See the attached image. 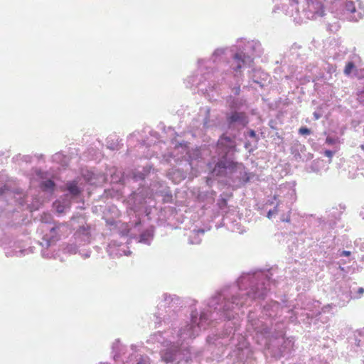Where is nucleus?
Listing matches in <instances>:
<instances>
[{"instance_id":"nucleus-1","label":"nucleus","mask_w":364,"mask_h":364,"mask_svg":"<svg viewBox=\"0 0 364 364\" xmlns=\"http://www.w3.org/2000/svg\"><path fill=\"white\" fill-rule=\"evenodd\" d=\"M272 274L269 270H257L242 274L237 284L223 289L211 296L208 303V326L217 319H227L222 337H232L240 326L235 309L249 301L264 299L269 291Z\"/></svg>"},{"instance_id":"nucleus-2","label":"nucleus","mask_w":364,"mask_h":364,"mask_svg":"<svg viewBox=\"0 0 364 364\" xmlns=\"http://www.w3.org/2000/svg\"><path fill=\"white\" fill-rule=\"evenodd\" d=\"M238 152L235 135L222 134L210 151L207 163L209 174L214 178H230L242 164L237 161Z\"/></svg>"},{"instance_id":"nucleus-3","label":"nucleus","mask_w":364,"mask_h":364,"mask_svg":"<svg viewBox=\"0 0 364 364\" xmlns=\"http://www.w3.org/2000/svg\"><path fill=\"white\" fill-rule=\"evenodd\" d=\"M161 360L166 364H188L191 360L189 348L171 341H165L159 351Z\"/></svg>"},{"instance_id":"nucleus-4","label":"nucleus","mask_w":364,"mask_h":364,"mask_svg":"<svg viewBox=\"0 0 364 364\" xmlns=\"http://www.w3.org/2000/svg\"><path fill=\"white\" fill-rule=\"evenodd\" d=\"M208 319L206 311H202L199 318H198L197 311L193 312L191 323H187L178 331V343L181 342L182 346L183 342L195 338L201 330H205L208 326Z\"/></svg>"},{"instance_id":"nucleus-5","label":"nucleus","mask_w":364,"mask_h":364,"mask_svg":"<svg viewBox=\"0 0 364 364\" xmlns=\"http://www.w3.org/2000/svg\"><path fill=\"white\" fill-rule=\"evenodd\" d=\"M133 200V208L134 211H142L148 215L151 213V208L146 205L150 203L152 197L151 191L146 186H140L131 194Z\"/></svg>"},{"instance_id":"nucleus-6","label":"nucleus","mask_w":364,"mask_h":364,"mask_svg":"<svg viewBox=\"0 0 364 364\" xmlns=\"http://www.w3.org/2000/svg\"><path fill=\"white\" fill-rule=\"evenodd\" d=\"M248 48H253L252 43H248L245 48L233 46L232 50H235L232 59L235 65H232V69L235 72L240 71L242 68H250L253 63V58L247 54L245 50Z\"/></svg>"},{"instance_id":"nucleus-7","label":"nucleus","mask_w":364,"mask_h":364,"mask_svg":"<svg viewBox=\"0 0 364 364\" xmlns=\"http://www.w3.org/2000/svg\"><path fill=\"white\" fill-rule=\"evenodd\" d=\"M64 194L63 197L68 199L70 202L77 200L81 198L83 186L77 180L67 181L64 186Z\"/></svg>"},{"instance_id":"nucleus-8","label":"nucleus","mask_w":364,"mask_h":364,"mask_svg":"<svg viewBox=\"0 0 364 364\" xmlns=\"http://www.w3.org/2000/svg\"><path fill=\"white\" fill-rule=\"evenodd\" d=\"M226 121L229 129H240L249 122L247 117L244 112L232 111L227 114Z\"/></svg>"},{"instance_id":"nucleus-9","label":"nucleus","mask_w":364,"mask_h":364,"mask_svg":"<svg viewBox=\"0 0 364 364\" xmlns=\"http://www.w3.org/2000/svg\"><path fill=\"white\" fill-rule=\"evenodd\" d=\"M63 226H64V223L55 221L53 223V226L49 229V233L44 235L46 248H48L60 240V228Z\"/></svg>"},{"instance_id":"nucleus-10","label":"nucleus","mask_w":364,"mask_h":364,"mask_svg":"<svg viewBox=\"0 0 364 364\" xmlns=\"http://www.w3.org/2000/svg\"><path fill=\"white\" fill-rule=\"evenodd\" d=\"M37 176L41 180L40 186L43 191L52 193L55 188V182L48 176V173L42 171H36Z\"/></svg>"},{"instance_id":"nucleus-11","label":"nucleus","mask_w":364,"mask_h":364,"mask_svg":"<svg viewBox=\"0 0 364 364\" xmlns=\"http://www.w3.org/2000/svg\"><path fill=\"white\" fill-rule=\"evenodd\" d=\"M249 325V328L251 327L257 334L260 335L263 338H268L271 334L270 328L261 321H252Z\"/></svg>"},{"instance_id":"nucleus-12","label":"nucleus","mask_w":364,"mask_h":364,"mask_svg":"<svg viewBox=\"0 0 364 364\" xmlns=\"http://www.w3.org/2000/svg\"><path fill=\"white\" fill-rule=\"evenodd\" d=\"M72 202L68 200V199L64 198V197H61L60 199L56 200L53 205L55 208V210L58 213H63L67 210L70 209L71 206Z\"/></svg>"},{"instance_id":"nucleus-13","label":"nucleus","mask_w":364,"mask_h":364,"mask_svg":"<svg viewBox=\"0 0 364 364\" xmlns=\"http://www.w3.org/2000/svg\"><path fill=\"white\" fill-rule=\"evenodd\" d=\"M151 167L150 166H146L141 168V169H136L133 172V180L134 181H142L146 176L150 173Z\"/></svg>"},{"instance_id":"nucleus-14","label":"nucleus","mask_w":364,"mask_h":364,"mask_svg":"<svg viewBox=\"0 0 364 364\" xmlns=\"http://www.w3.org/2000/svg\"><path fill=\"white\" fill-rule=\"evenodd\" d=\"M154 228L151 226L140 234L139 242L149 245L154 237Z\"/></svg>"},{"instance_id":"nucleus-15","label":"nucleus","mask_w":364,"mask_h":364,"mask_svg":"<svg viewBox=\"0 0 364 364\" xmlns=\"http://www.w3.org/2000/svg\"><path fill=\"white\" fill-rule=\"evenodd\" d=\"M309 5L318 16L322 17L325 15L324 6L321 1L318 0H309Z\"/></svg>"},{"instance_id":"nucleus-16","label":"nucleus","mask_w":364,"mask_h":364,"mask_svg":"<svg viewBox=\"0 0 364 364\" xmlns=\"http://www.w3.org/2000/svg\"><path fill=\"white\" fill-rule=\"evenodd\" d=\"M214 125L213 120L211 119L210 109L208 107L205 108V117L203 119V126L205 128H209Z\"/></svg>"},{"instance_id":"nucleus-17","label":"nucleus","mask_w":364,"mask_h":364,"mask_svg":"<svg viewBox=\"0 0 364 364\" xmlns=\"http://www.w3.org/2000/svg\"><path fill=\"white\" fill-rule=\"evenodd\" d=\"M134 364H151L150 358L146 355L138 354L134 358Z\"/></svg>"},{"instance_id":"nucleus-18","label":"nucleus","mask_w":364,"mask_h":364,"mask_svg":"<svg viewBox=\"0 0 364 364\" xmlns=\"http://www.w3.org/2000/svg\"><path fill=\"white\" fill-rule=\"evenodd\" d=\"M343 72L346 75H350L353 72H357L354 63L352 61L348 62L345 66Z\"/></svg>"},{"instance_id":"nucleus-19","label":"nucleus","mask_w":364,"mask_h":364,"mask_svg":"<svg viewBox=\"0 0 364 364\" xmlns=\"http://www.w3.org/2000/svg\"><path fill=\"white\" fill-rule=\"evenodd\" d=\"M345 10L350 13H354L355 11V6L353 1H347L345 4Z\"/></svg>"},{"instance_id":"nucleus-20","label":"nucleus","mask_w":364,"mask_h":364,"mask_svg":"<svg viewBox=\"0 0 364 364\" xmlns=\"http://www.w3.org/2000/svg\"><path fill=\"white\" fill-rule=\"evenodd\" d=\"M226 48H216L213 53V58H218L219 56L223 55L225 52Z\"/></svg>"},{"instance_id":"nucleus-21","label":"nucleus","mask_w":364,"mask_h":364,"mask_svg":"<svg viewBox=\"0 0 364 364\" xmlns=\"http://www.w3.org/2000/svg\"><path fill=\"white\" fill-rule=\"evenodd\" d=\"M253 175L251 173L245 172L241 177V181L243 183H247L250 181Z\"/></svg>"},{"instance_id":"nucleus-22","label":"nucleus","mask_w":364,"mask_h":364,"mask_svg":"<svg viewBox=\"0 0 364 364\" xmlns=\"http://www.w3.org/2000/svg\"><path fill=\"white\" fill-rule=\"evenodd\" d=\"M78 232L85 235L90 234V226L81 225L78 229Z\"/></svg>"},{"instance_id":"nucleus-23","label":"nucleus","mask_w":364,"mask_h":364,"mask_svg":"<svg viewBox=\"0 0 364 364\" xmlns=\"http://www.w3.org/2000/svg\"><path fill=\"white\" fill-rule=\"evenodd\" d=\"M311 132V129L307 127H301L299 129V133L301 135H309Z\"/></svg>"},{"instance_id":"nucleus-24","label":"nucleus","mask_w":364,"mask_h":364,"mask_svg":"<svg viewBox=\"0 0 364 364\" xmlns=\"http://www.w3.org/2000/svg\"><path fill=\"white\" fill-rule=\"evenodd\" d=\"M218 205L220 209H223L228 206V200L226 198H220L218 201Z\"/></svg>"},{"instance_id":"nucleus-25","label":"nucleus","mask_w":364,"mask_h":364,"mask_svg":"<svg viewBox=\"0 0 364 364\" xmlns=\"http://www.w3.org/2000/svg\"><path fill=\"white\" fill-rule=\"evenodd\" d=\"M278 212V205H276L273 209H271L269 210L268 212H267V217L269 218V219H272V216L277 213Z\"/></svg>"},{"instance_id":"nucleus-26","label":"nucleus","mask_w":364,"mask_h":364,"mask_svg":"<svg viewBox=\"0 0 364 364\" xmlns=\"http://www.w3.org/2000/svg\"><path fill=\"white\" fill-rule=\"evenodd\" d=\"M337 141H338V139L333 138V137H331V136H327L326 139V142L328 144H331V145L335 144Z\"/></svg>"},{"instance_id":"nucleus-27","label":"nucleus","mask_w":364,"mask_h":364,"mask_svg":"<svg viewBox=\"0 0 364 364\" xmlns=\"http://www.w3.org/2000/svg\"><path fill=\"white\" fill-rule=\"evenodd\" d=\"M248 135H249L250 137L255 138V139H256L257 141L258 140V137H257V134H256L255 130L250 129L248 132Z\"/></svg>"},{"instance_id":"nucleus-28","label":"nucleus","mask_w":364,"mask_h":364,"mask_svg":"<svg viewBox=\"0 0 364 364\" xmlns=\"http://www.w3.org/2000/svg\"><path fill=\"white\" fill-rule=\"evenodd\" d=\"M324 154H325L326 156H327V157L331 159L334 155V151H333L331 150H326L325 152H324Z\"/></svg>"},{"instance_id":"nucleus-29","label":"nucleus","mask_w":364,"mask_h":364,"mask_svg":"<svg viewBox=\"0 0 364 364\" xmlns=\"http://www.w3.org/2000/svg\"><path fill=\"white\" fill-rule=\"evenodd\" d=\"M363 293H364V288L359 287L357 290L358 296H356V298H360L361 296L363 294Z\"/></svg>"},{"instance_id":"nucleus-30","label":"nucleus","mask_w":364,"mask_h":364,"mask_svg":"<svg viewBox=\"0 0 364 364\" xmlns=\"http://www.w3.org/2000/svg\"><path fill=\"white\" fill-rule=\"evenodd\" d=\"M351 255V252L350 251H347V250H343L341 252V253L340 254V255L341 257H348Z\"/></svg>"},{"instance_id":"nucleus-31","label":"nucleus","mask_w":364,"mask_h":364,"mask_svg":"<svg viewBox=\"0 0 364 364\" xmlns=\"http://www.w3.org/2000/svg\"><path fill=\"white\" fill-rule=\"evenodd\" d=\"M313 115H314V119H316V120H318L321 117V114L317 112H314L313 113Z\"/></svg>"},{"instance_id":"nucleus-32","label":"nucleus","mask_w":364,"mask_h":364,"mask_svg":"<svg viewBox=\"0 0 364 364\" xmlns=\"http://www.w3.org/2000/svg\"><path fill=\"white\" fill-rule=\"evenodd\" d=\"M275 124H276V122H275L274 121L271 120V121L269 122V127H270L272 129H276Z\"/></svg>"},{"instance_id":"nucleus-33","label":"nucleus","mask_w":364,"mask_h":364,"mask_svg":"<svg viewBox=\"0 0 364 364\" xmlns=\"http://www.w3.org/2000/svg\"><path fill=\"white\" fill-rule=\"evenodd\" d=\"M6 190H7L6 186L0 188V195H3L6 192Z\"/></svg>"},{"instance_id":"nucleus-34","label":"nucleus","mask_w":364,"mask_h":364,"mask_svg":"<svg viewBox=\"0 0 364 364\" xmlns=\"http://www.w3.org/2000/svg\"><path fill=\"white\" fill-rule=\"evenodd\" d=\"M43 242H41V245L43 247H46V240H44V237H43Z\"/></svg>"},{"instance_id":"nucleus-35","label":"nucleus","mask_w":364,"mask_h":364,"mask_svg":"<svg viewBox=\"0 0 364 364\" xmlns=\"http://www.w3.org/2000/svg\"><path fill=\"white\" fill-rule=\"evenodd\" d=\"M198 233H201V234H204L205 231H204L203 229H199V230H198Z\"/></svg>"},{"instance_id":"nucleus-36","label":"nucleus","mask_w":364,"mask_h":364,"mask_svg":"<svg viewBox=\"0 0 364 364\" xmlns=\"http://www.w3.org/2000/svg\"><path fill=\"white\" fill-rule=\"evenodd\" d=\"M232 91H240V87H236L234 88V90Z\"/></svg>"},{"instance_id":"nucleus-37","label":"nucleus","mask_w":364,"mask_h":364,"mask_svg":"<svg viewBox=\"0 0 364 364\" xmlns=\"http://www.w3.org/2000/svg\"><path fill=\"white\" fill-rule=\"evenodd\" d=\"M203 62V59H199V60H198V65H200Z\"/></svg>"},{"instance_id":"nucleus-38","label":"nucleus","mask_w":364,"mask_h":364,"mask_svg":"<svg viewBox=\"0 0 364 364\" xmlns=\"http://www.w3.org/2000/svg\"><path fill=\"white\" fill-rule=\"evenodd\" d=\"M169 320H170V316L168 315V318H164V321L165 322H169Z\"/></svg>"},{"instance_id":"nucleus-39","label":"nucleus","mask_w":364,"mask_h":364,"mask_svg":"<svg viewBox=\"0 0 364 364\" xmlns=\"http://www.w3.org/2000/svg\"><path fill=\"white\" fill-rule=\"evenodd\" d=\"M275 136H276L277 138H279V139H281V138H282V137H281V136L279 135V134L278 132H276V133H275Z\"/></svg>"},{"instance_id":"nucleus-40","label":"nucleus","mask_w":364,"mask_h":364,"mask_svg":"<svg viewBox=\"0 0 364 364\" xmlns=\"http://www.w3.org/2000/svg\"><path fill=\"white\" fill-rule=\"evenodd\" d=\"M207 341H208V342L211 343L212 338L209 336V337H208Z\"/></svg>"},{"instance_id":"nucleus-41","label":"nucleus","mask_w":364,"mask_h":364,"mask_svg":"<svg viewBox=\"0 0 364 364\" xmlns=\"http://www.w3.org/2000/svg\"><path fill=\"white\" fill-rule=\"evenodd\" d=\"M169 299H171V301H173V299L171 297V296H168Z\"/></svg>"},{"instance_id":"nucleus-42","label":"nucleus","mask_w":364,"mask_h":364,"mask_svg":"<svg viewBox=\"0 0 364 364\" xmlns=\"http://www.w3.org/2000/svg\"><path fill=\"white\" fill-rule=\"evenodd\" d=\"M90 255L88 254L85 255V257H88Z\"/></svg>"},{"instance_id":"nucleus-43","label":"nucleus","mask_w":364,"mask_h":364,"mask_svg":"<svg viewBox=\"0 0 364 364\" xmlns=\"http://www.w3.org/2000/svg\"><path fill=\"white\" fill-rule=\"evenodd\" d=\"M119 181L123 183V181L121 179H119Z\"/></svg>"}]
</instances>
